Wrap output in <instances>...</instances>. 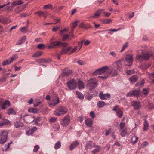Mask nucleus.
Segmentation results:
<instances>
[{
  "instance_id": "obj_38",
  "label": "nucleus",
  "mask_w": 154,
  "mask_h": 154,
  "mask_svg": "<svg viewBox=\"0 0 154 154\" xmlns=\"http://www.w3.org/2000/svg\"><path fill=\"white\" fill-rule=\"evenodd\" d=\"M8 113L9 115L10 114H14L15 115L16 114V112L12 108L9 109L8 111Z\"/></svg>"
},
{
  "instance_id": "obj_43",
  "label": "nucleus",
  "mask_w": 154,
  "mask_h": 154,
  "mask_svg": "<svg viewBox=\"0 0 154 154\" xmlns=\"http://www.w3.org/2000/svg\"><path fill=\"white\" fill-rule=\"evenodd\" d=\"M116 113L118 116L119 118H121L122 116L123 112L120 109H118Z\"/></svg>"
},
{
  "instance_id": "obj_48",
  "label": "nucleus",
  "mask_w": 154,
  "mask_h": 154,
  "mask_svg": "<svg viewBox=\"0 0 154 154\" xmlns=\"http://www.w3.org/2000/svg\"><path fill=\"white\" fill-rule=\"evenodd\" d=\"M11 63L10 60L8 59L2 62V65L3 66L10 64Z\"/></svg>"
},
{
  "instance_id": "obj_32",
  "label": "nucleus",
  "mask_w": 154,
  "mask_h": 154,
  "mask_svg": "<svg viewBox=\"0 0 154 154\" xmlns=\"http://www.w3.org/2000/svg\"><path fill=\"white\" fill-rule=\"evenodd\" d=\"M26 39V37L25 36L22 37L17 42L16 45H20L23 42L25 41Z\"/></svg>"
},
{
  "instance_id": "obj_2",
  "label": "nucleus",
  "mask_w": 154,
  "mask_h": 154,
  "mask_svg": "<svg viewBox=\"0 0 154 154\" xmlns=\"http://www.w3.org/2000/svg\"><path fill=\"white\" fill-rule=\"evenodd\" d=\"M109 70V66H106L98 69L93 73L94 75H105L106 76Z\"/></svg>"
},
{
  "instance_id": "obj_45",
  "label": "nucleus",
  "mask_w": 154,
  "mask_h": 154,
  "mask_svg": "<svg viewBox=\"0 0 154 154\" xmlns=\"http://www.w3.org/2000/svg\"><path fill=\"white\" fill-rule=\"evenodd\" d=\"M40 63L43 64L48 63L50 62V60L45 59H40Z\"/></svg>"
},
{
  "instance_id": "obj_57",
  "label": "nucleus",
  "mask_w": 154,
  "mask_h": 154,
  "mask_svg": "<svg viewBox=\"0 0 154 154\" xmlns=\"http://www.w3.org/2000/svg\"><path fill=\"white\" fill-rule=\"evenodd\" d=\"M57 120V118L55 117H52L50 118L49 121L51 122H54Z\"/></svg>"
},
{
  "instance_id": "obj_49",
  "label": "nucleus",
  "mask_w": 154,
  "mask_h": 154,
  "mask_svg": "<svg viewBox=\"0 0 154 154\" xmlns=\"http://www.w3.org/2000/svg\"><path fill=\"white\" fill-rule=\"evenodd\" d=\"M142 91L143 94L146 96L149 93V89L148 88H144L143 89Z\"/></svg>"
},
{
  "instance_id": "obj_30",
  "label": "nucleus",
  "mask_w": 154,
  "mask_h": 154,
  "mask_svg": "<svg viewBox=\"0 0 154 154\" xmlns=\"http://www.w3.org/2000/svg\"><path fill=\"white\" fill-rule=\"evenodd\" d=\"M131 141L133 144L136 143L137 141L138 138L136 137L134 134H132Z\"/></svg>"
},
{
  "instance_id": "obj_28",
  "label": "nucleus",
  "mask_w": 154,
  "mask_h": 154,
  "mask_svg": "<svg viewBox=\"0 0 154 154\" xmlns=\"http://www.w3.org/2000/svg\"><path fill=\"white\" fill-rule=\"evenodd\" d=\"M85 124L88 127H91L92 125V121L90 119H86L85 121Z\"/></svg>"
},
{
  "instance_id": "obj_7",
  "label": "nucleus",
  "mask_w": 154,
  "mask_h": 154,
  "mask_svg": "<svg viewBox=\"0 0 154 154\" xmlns=\"http://www.w3.org/2000/svg\"><path fill=\"white\" fill-rule=\"evenodd\" d=\"M21 118L23 119L24 122L26 123H30L33 121H34L35 118L34 116L30 115H26L23 116L21 117Z\"/></svg>"
},
{
  "instance_id": "obj_60",
  "label": "nucleus",
  "mask_w": 154,
  "mask_h": 154,
  "mask_svg": "<svg viewBox=\"0 0 154 154\" xmlns=\"http://www.w3.org/2000/svg\"><path fill=\"white\" fill-rule=\"evenodd\" d=\"M109 54L112 57H116L117 55L116 53L114 51H111L109 53Z\"/></svg>"
},
{
  "instance_id": "obj_9",
  "label": "nucleus",
  "mask_w": 154,
  "mask_h": 154,
  "mask_svg": "<svg viewBox=\"0 0 154 154\" xmlns=\"http://www.w3.org/2000/svg\"><path fill=\"white\" fill-rule=\"evenodd\" d=\"M117 71H121L122 70V66L121 61L119 60L113 64L112 66Z\"/></svg>"
},
{
  "instance_id": "obj_58",
  "label": "nucleus",
  "mask_w": 154,
  "mask_h": 154,
  "mask_svg": "<svg viewBox=\"0 0 154 154\" xmlns=\"http://www.w3.org/2000/svg\"><path fill=\"white\" fill-rule=\"evenodd\" d=\"M72 73L71 70H69L64 72V75L65 76H69Z\"/></svg>"
},
{
  "instance_id": "obj_52",
  "label": "nucleus",
  "mask_w": 154,
  "mask_h": 154,
  "mask_svg": "<svg viewBox=\"0 0 154 154\" xmlns=\"http://www.w3.org/2000/svg\"><path fill=\"white\" fill-rule=\"evenodd\" d=\"M37 48L41 49H44L45 48V46L42 43H41L38 45Z\"/></svg>"
},
{
  "instance_id": "obj_34",
  "label": "nucleus",
  "mask_w": 154,
  "mask_h": 154,
  "mask_svg": "<svg viewBox=\"0 0 154 154\" xmlns=\"http://www.w3.org/2000/svg\"><path fill=\"white\" fill-rule=\"evenodd\" d=\"M23 2L21 0H18V1H14L12 3V5H21L23 3Z\"/></svg>"
},
{
  "instance_id": "obj_11",
  "label": "nucleus",
  "mask_w": 154,
  "mask_h": 154,
  "mask_svg": "<svg viewBox=\"0 0 154 154\" xmlns=\"http://www.w3.org/2000/svg\"><path fill=\"white\" fill-rule=\"evenodd\" d=\"M140 92V90H134L131 91L126 95L127 97H131L132 96H138Z\"/></svg>"
},
{
  "instance_id": "obj_25",
  "label": "nucleus",
  "mask_w": 154,
  "mask_h": 154,
  "mask_svg": "<svg viewBox=\"0 0 154 154\" xmlns=\"http://www.w3.org/2000/svg\"><path fill=\"white\" fill-rule=\"evenodd\" d=\"M36 14H38L39 16H43L45 19L46 18L47 16V13L42 11L37 12Z\"/></svg>"
},
{
  "instance_id": "obj_4",
  "label": "nucleus",
  "mask_w": 154,
  "mask_h": 154,
  "mask_svg": "<svg viewBox=\"0 0 154 154\" xmlns=\"http://www.w3.org/2000/svg\"><path fill=\"white\" fill-rule=\"evenodd\" d=\"M142 54V55H137L136 57V59L137 60H140V61L143 60H148L152 55V53H143Z\"/></svg>"
},
{
  "instance_id": "obj_24",
  "label": "nucleus",
  "mask_w": 154,
  "mask_h": 154,
  "mask_svg": "<svg viewBox=\"0 0 154 154\" xmlns=\"http://www.w3.org/2000/svg\"><path fill=\"white\" fill-rule=\"evenodd\" d=\"M138 78L136 75H133L129 78V80L131 83H133L137 81Z\"/></svg>"
},
{
  "instance_id": "obj_12",
  "label": "nucleus",
  "mask_w": 154,
  "mask_h": 154,
  "mask_svg": "<svg viewBox=\"0 0 154 154\" xmlns=\"http://www.w3.org/2000/svg\"><path fill=\"white\" fill-rule=\"evenodd\" d=\"M60 102V100L59 98L56 96L52 100V102L51 103L49 104V105L51 107H53L56 106Z\"/></svg>"
},
{
  "instance_id": "obj_31",
  "label": "nucleus",
  "mask_w": 154,
  "mask_h": 154,
  "mask_svg": "<svg viewBox=\"0 0 154 154\" xmlns=\"http://www.w3.org/2000/svg\"><path fill=\"white\" fill-rule=\"evenodd\" d=\"M94 147L95 148V149L94 150L92 151V152L93 154H94L97 152H98L100 151V148L98 145H96L95 144Z\"/></svg>"
},
{
  "instance_id": "obj_59",
  "label": "nucleus",
  "mask_w": 154,
  "mask_h": 154,
  "mask_svg": "<svg viewBox=\"0 0 154 154\" xmlns=\"http://www.w3.org/2000/svg\"><path fill=\"white\" fill-rule=\"evenodd\" d=\"M39 149V146L38 145H35L34 147L33 151L34 152H37Z\"/></svg>"
},
{
  "instance_id": "obj_39",
  "label": "nucleus",
  "mask_w": 154,
  "mask_h": 154,
  "mask_svg": "<svg viewBox=\"0 0 154 154\" xmlns=\"http://www.w3.org/2000/svg\"><path fill=\"white\" fill-rule=\"evenodd\" d=\"M91 43L90 41L88 40H85L84 39L81 41V44L82 45L83 44L85 46L89 45Z\"/></svg>"
},
{
  "instance_id": "obj_61",
  "label": "nucleus",
  "mask_w": 154,
  "mask_h": 154,
  "mask_svg": "<svg viewBox=\"0 0 154 154\" xmlns=\"http://www.w3.org/2000/svg\"><path fill=\"white\" fill-rule=\"evenodd\" d=\"M120 29V28H119L118 29H108L107 30V31H110L112 32H117Z\"/></svg>"
},
{
  "instance_id": "obj_50",
  "label": "nucleus",
  "mask_w": 154,
  "mask_h": 154,
  "mask_svg": "<svg viewBox=\"0 0 154 154\" xmlns=\"http://www.w3.org/2000/svg\"><path fill=\"white\" fill-rule=\"evenodd\" d=\"M76 94L78 98L82 99L84 98V96L82 94L78 91L76 92Z\"/></svg>"
},
{
  "instance_id": "obj_3",
  "label": "nucleus",
  "mask_w": 154,
  "mask_h": 154,
  "mask_svg": "<svg viewBox=\"0 0 154 154\" xmlns=\"http://www.w3.org/2000/svg\"><path fill=\"white\" fill-rule=\"evenodd\" d=\"M117 70L114 67L112 66L110 67H109V70L106 76H99V77L103 79H106L110 75L114 76L117 75Z\"/></svg>"
},
{
  "instance_id": "obj_53",
  "label": "nucleus",
  "mask_w": 154,
  "mask_h": 154,
  "mask_svg": "<svg viewBox=\"0 0 154 154\" xmlns=\"http://www.w3.org/2000/svg\"><path fill=\"white\" fill-rule=\"evenodd\" d=\"M128 46V42H127L125 44H124L121 50L120 51L121 52H122L123 51H124L125 49Z\"/></svg>"
},
{
  "instance_id": "obj_36",
  "label": "nucleus",
  "mask_w": 154,
  "mask_h": 154,
  "mask_svg": "<svg viewBox=\"0 0 154 154\" xmlns=\"http://www.w3.org/2000/svg\"><path fill=\"white\" fill-rule=\"evenodd\" d=\"M148 81L150 82H154V72L153 74L149 75Z\"/></svg>"
},
{
  "instance_id": "obj_19",
  "label": "nucleus",
  "mask_w": 154,
  "mask_h": 154,
  "mask_svg": "<svg viewBox=\"0 0 154 154\" xmlns=\"http://www.w3.org/2000/svg\"><path fill=\"white\" fill-rule=\"evenodd\" d=\"M11 105L10 102L8 100L6 101L2 105L1 108L2 109H5Z\"/></svg>"
},
{
  "instance_id": "obj_41",
  "label": "nucleus",
  "mask_w": 154,
  "mask_h": 154,
  "mask_svg": "<svg viewBox=\"0 0 154 154\" xmlns=\"http://www.w3.org/2000/svg\"><path fill=\"white\" fill-rule=\"evenodd\" d=\"M97 105L98 107L102 108L105 105V103L103 101H100L97 103Z\"/></svg>"
},
{
  "instance_id": "obj_54",
  "label": "nucleus",
  "mask_w": 154,
  "mask_h": 154,
  "mask_svg": "<svg viewBox=\"0 0 154 154\" xmlns=\"http://www.w3.org/2000/svg\"><path fill=\"white\" fill-rule=\"evenodd\" d=\"M78 21H76L73 22L72 24V30H73L78 25L77 22Z\"/></svg>"
},
{
  "instance_id": "obj_29",
  "label": "nucleus",
  "mask_w": 154,
  "mask_h": 154,
  "mask_svg": "<svg viewBox=\"0 0 154 154\" xmlns=\"http://www.w3.org/2000/svg\"><path fill=\"white\" fill-rule=\"evenodd\" d=\"M50 44L53 45L54 47L61 45L62 44V42L59 41H56L53 42H50Z\"/></svg>"
},
{
  "instance_id": "obj_8",
  "label": "nucleus",
  "mask_w": 154,
  "mask_h": 154,
  "mask_svg": "<svg viewBox=\"0 0 154 154\" xmlns=\"http://www.w3.org/2000/svg\"><path fill=\"white\" fill-rule=\"evenodd\" d=\"M70 117L69 115H66L63 117L61 122V124L63 127L68 125L70 123Z\"/></svg>"
},
{
  "instance_id": "obj_33",
  "label": "nucleus",
  "mask_w": 154,
  "mask_h": 154,
  "mask_svg": "<svg viewBox=\"0 0 154 154\" xmlns=\"http://www.w3.org/2000/svg\"><path fill=\"white\" fill-rule=\"evenodd\" d=\"M120 134L123 137H125L127 134V131L126 129L120 131Z\"/></svg>"
},
{
  "instance_id": "obj_23",
  "label": "nucleus",
  "mask_w": 154,
  "mask_h": 154,
  "mask_svg": "<svg viewBox=\"0 0 154 154\" xmlns=\"http://www.w3.org/2000/svg\"><path fill=\"white\" fill-rule=\"evenodd\" d=\"M79 144V143L77 141L73 142L71 144L70 146V149L72 150L74 148L76 147Z\"/></svg>"
},
{
  "instance_id": "obj_37",
  "label": "nucleus",
  "mask_w": 154,
  "mask_h": 154,
  "mask_svg": "<svg viewBox=\"0 0 154 154\" xmlns=\"http://www.w3.org/2000/svg\"><path fill=\"white\" fill-rule=\"evenodd\" d=\"M60 128L59 125L58 124H55L53 126V130L54 131H57L59 130Z\"/></svg>"
},
{
  "instance_id": "obj_35",
  "label": "nucleus",
  "mask_w": 154,
  "mask_h": 154,
  "mask_svg": "<svg viewBox=\"0 0 154 154\" xmlns=\"http://www.w3.org/2000/svg\"><path fill=\"white\" fill-rule=\"evenodd\" d=\"M73 37V36H70V35H65L63 36L62 38V39L63 41H65L66 40L69 39V38L70 39H71Z\"/></svg>"
},
{
  "instance_id": "obj_63",
  "label": "nucleus",
  "mask_w": 154,
  "mask_h": 154,
  "mask_svg": "<svg viewBox=\"0 0 154 154\" xmlns=\"http://www.w3.org/2000/svg\"><path fill=\"white\" fill-rule=\"evenodd\" d=\"M60 29V27L58 26H55L52 29L53 32H56L57 30Z\"/></svg>"
},
{
  "instance_id": "obj_16",
  "label": "nucleus",
  "mask_w": 154,
  "mask_h": 154,
  "mask_svg": "<svg viewBox=\"0 0 154 154\" xmlns=\"http://www.w3.org/2000/svg\"><path fill=\"white\" fill-rule=\"evenodd\" d=\"M131 105L134 107V109L137 110L141 107V105L139 102L136 101H133L131 103Z\"/></svg>"
},
{
  "instance_id": "obj_14",
  "label": "nucleus",
  "mask_w": 154,
  "mask_h": 154,
  "mask_svg": "<svg viewBox=\"0 0 154 154\" xmlns=\"http://www.w3.org/2000/svg\"><path fill=\"white\" fill-rule=\"evenodd\" d=\"M125 60L126 61L130 64L129 66H131L133 62V57L131 54H129L126 55Z\"/></svg>"
},
{
  "instance_id": "obj_17",
  "label": "nucleus",
  "mask_w": 154,
  "mask_h": 154,
  "mask_svg": "<svg viewBox=\"0 0 154 154\" xmlns=\"http://www.w3.org/2000/svg\"><path fill=\"white\" fill-rule=\"evenodd\" d=\"M95 144L93 143L91 141H89L87 143L85 148L86 150L89 149H91L94 148Z\"/></svg>"
},
{
  "instance_id": "obj_26",
  "label": "nucleus",
  "mask_w": 154,
  "mask_h": 154,
  "mask_svg": "<svg viewBox=\"0 0 154 154\" xmlns=\"http://www.w3.org/2000/svg\"><path fill=\"white\" fill-rule=\"evenodd\" d=\"M14 125L16 128H18L23 126V124L21 121H19L15 122Z\"/></svg>"
},
{
  "instance_id": "obj_46",
  "label": "nucleus",
  "mask_w": 154,
  "mask_h": 154,
  "mask_svg": "<svg viewBox=\"0 0 154 154\" xmlns=\"http://www.w3.org/2000/svg\"><path fill=\"white\" fill-rule=\"evenodd\" d=\"M111 131V129L109 128L108 130H105L103 133V134H104L105 136H107L109 134Z\"/></svg>"
},
{
  "instance_id": "obj_42",
  "label": "nucleus",
  "mask_w": 154,
  "mask_h": 154,
  "mask_svg": "<svg viewBox=\"0 0 154 154\" xmlns=\"http://www.w3.org/2000/svg\"><path fill=\"white\" fill-rule=\"evenodd\" d=\"M71 46L64 48L62 54H65L67 53L68 51H69L71 50Z\"/></svg>"
},
{
  "instance_id": "obj_27",
  "label": "nucleus",
  "mask_w": 154,
  "mask_h": 154,
  "mask_svg": "<svg viewBox=\"0 0 154 154\" xmlns=\"http://www.w3.org/2000/svg\"><path fill=\"white\" fill-rule=\"evenodd\" d=\"M78 88L79 89H83L85 88V85L83 82L80 81L79 80L78 82Z\"/></svg>"
},
{
  "instance_id": "obj_13",
  "label": "nucleus",
  "mask_w": 154,
  "mask_h": 154,
  "mask_svg": "<svg viewBox=\"0 0 154 154\" xmlns=\"http://www.w3.org/2000/svg\"><path fill=\"white\" fill-rule=\"evenodd\" d=\"M104 9H99L94 14L91 16L92 18H98L101 14L102 12H104Z\"/></svg>"
},
{
  "instance_id": "obj_22",
  "label": "nucleus",
  "mask_w": 154,
  "mask_h": 154,
  "mask_svg": "<svg viewBox=\"0 0 154 154\" xmlns=\"http://www.w3.org/2000/svg\"><path fill=\"white\" fill-rule=\"evenodd\" d=\"M149 124L146 119L144 120V122L143 123V130L144 131H146L148 129Z\"/></svg>"
},
{
  "instance_id": "obj_20",
  "label": "nucleus",
  "mask_w": 154,
  "mask_h": 154,
  "mask_svg": "<svg viewBox=\"0 0 154 154\" xmlns=\"http://www.w3.org/2000/svg\"><path fill=\"white\" fill-rule=\"evenodd\" d=\"M82 46V44H81V46H79V48H78V47L77 46H75L71 50L70 52L71 53H73L78 52Z\"/></svg>"
},
{
  "instance_id": "obj_6",
  "label": "nucleus",
  "mask_w": 154,
  "mask_h": 154,
  "mask_svg": "<svg viewBox=\"0 0 154 154\" xmlns=\"http://www.w3.org/2000/svg\"><path fill=\"white\" fill-rule=\"evenodd\" d=\"M88 84L90 90H92L96 87L98 85L95 78H91L88 81Z\"/></svg>"
},
{
  "instance_id": "obj_55",
  "label": "nucleus",
  "mask_w": 154,
  "mask_h": 154,
  "mask_svg": "<svg viewBox=\"0 0 154 154\" xmlns=\"http://www.w3.org/2000/svg\"><path fill=\"white\" fill-rule=\"evenodd\" d=\"M52 7V5L51 4H48L44 6L43 8L45 9H50Z\"/></svg>"
},
{
  "instance_id": "obj_47",
  "label": "nucleus",
  "mask_w": 154,
  "mask_h": 154,
  "mask_svg": "<svg viewBox=\"0 0 154 154\" xmlns=\"http://www.w3.org/2000/svg\"><path fill=\"white\" fill-rule=\"evenodd\" d=\"M61 146V143L60 141H58L55 143L54 146V148L56 149H57L60 148Z\"/></svg>"
},
{
  "instance_id": "obj_62",
  "label": "nucleus",
  "mask_w": 154,
  "mask_h": 154,
  "mask_svg": "<svg viewBox=\"0 0 154 154\" xmlns=\"http://www.w3.org/2000/svg\"><path fill=\"white\" fill-rule=\"evenodd\" d=\"M125 125V122H121L120 124V127L121 129H122L124 128Z\"/></svg>"
},
{
  "instance_id": "obj_1",
  "label": "nucleus",
  "mask_w": 154,
  "mask_h": 154,
  "mask_svg": "<svg viewBox=\"0 0 154 154\" xmlns=\"http://www.w3.org/2000/svg\"><path fill=\"white\" fill-rule=\"evenodd\" d=\"M68 112V109L65 106H60L57 108L54 112V114L56 116H60L66 114Z\"/></svg>"
},
{
  "instance_id": "obj_21",
  "label": "nucleus",
  "mask_w": 154,
  "mask_h": 154,
  "mask_svg": "<svg viewBox=\"0 0 154 154\" xmlns=\"http://www.w3.org/2000/svg\"><path fill=\"white\" fill-rule=\"evenodd\" d=\"M112 21V19L108 18L102 19L101 21L103 24H109Z\"/></svg>"
},
{
  "instance_id": "obj_44",
  "label": "nucleus",
  "mask_w": 154,
  "mask_h": 154,
  "mask_svg": "<svg viewBox=\"0 0 154 154\" xmlns=\"http://www.w3.org/2000/svg\"><path fill=\"white\" fill-rule=\"evenodd\" d=\"M27 26L22 27L20 29V31L22 33H25L27 32Z\"/></svg>"
},
{
  "instance_id": "obj_15",
  "label": "nucleus",
  "mask_w": 154,
  "mask_h": 154,
  "mask_svg": "<svg viewBox=\"0 0 154 154\" xmlns=\"http://www.w3.org/2000/svg\"><path fill=\"white\" fill-rule=\"evenodd\" d=\"M99 96L100 98L103 100H107L110 97V94L107 93L104 94L102 92L100 93Z\"/></svg>"
},
{
  "instance_id": "obj_51",
  "label": "nucleus",
  "mask_w": 154,
  "mask_h": 154,
  "mask_svg": "<svg viewBox=\"0 0 154 154\" xmlns=\"http://www.w3.org/2000/svg\"><path fill=\"white\" fill-rule=\"evenodd\" d=\"M18 57L17 55H14L12 57L10 60L11 61V63H12L14 60H16L18 58Z\"/></svg>"
},
{
  "instance_id": "obj_18",
  "label": "nucleus",
  "mask_w": 154,
  "mask_h": 154,
  "mask_svg": "<svg viewBox=\"0 0 154 154\" xmlns=\"http://www.w3.org/2000/svg\"><path fill=\"white\" fill-rule=\"evenodd\" d=\"M37 129V128L36 127H34L32 128L31 130L27 131H26V134L28 136L32 135Z\"/></svg>"
},
{
  "instance_id": "obj_10",
  "label": "nucleus",
  "mask_w": 154,
  "mask_h": 154,
  "mask_svg": "<svg viewBox=\"0 0 154 154\" xmlns=\"http://www.w3.org/2000/svg\"><path fill=\"white\" fill-rule=\"evenodd\" d=\"M68 86L71 90H74L77 87V82L75 80H72L67 83Z\"/></svg>"
},
{
  "instance_id": "obj_56",
  "label": "nucleus",
  "mask_w": 154,
  "mask_h": 154,
  "mask_svg": "<svg viewBox=\"0 0 154 154\" xmlns=\"http://www.w3.org/2000/svg\"><path fill=\"white\" fill-rule=\"evenodd\" d=\"M149 66H147L146 65L142 64L140 66V68L142 69L143 70L146 69Z\"/></svg>"
},
{
  "instance_id": "obj_40",
  "label": "nucleus",
  "mask_w": 154,
  "mask_h": 154,
  "mask_svg": "<svg viewBox=\"0 0 154 154\" xmlns=\"http://www.w3.org/2000/svg\"><path fill=\"white\" fill-rule=\"evenodd\" d=\"M43 54V52L41 51H38L34 54L32 56L33 57H38L41 56Z\"/></svg>"
},
{
  "instance_id": "obj_5",
  "label": "nucleus",
  "mask_w": 154,
  "mask_h": 154,
  "mask_svg": "<svg viewBox=\"0 0 154 154\" xmlns=\"http://www.w3.org/2000/svg\"><path fill=\"white\" fill-rule=\"evenodd\" d=\"M7 131H2L0 132V143L4 144L6 142L8 135Z\"/></svg>"
},
{
  "instance_id": "obj_64",
  "label": "nucleus",
  "mask_w": 154,
  "mask_h": 154,
  "mask_svg": "<svg viewBox=\"0 0 154 154\" xmlns=\"http://www.w3.org/2000/svg\"><path fill=\"white\" fill-rule=\"evenodd\" d=\"M102 13H103L104 14V16L106 17H109L111 14V13H110L105 12V11L104 12H102Z\"/></svg>"
}]
</instances>
